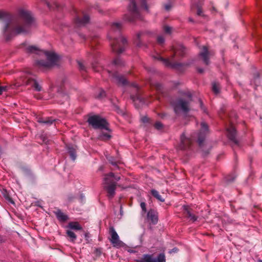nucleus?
<instances>
[{"label":"nucleus","instance_id":"nucleus-1","mask_svg":"<svg viewBox=\"0 0 262 262\" xmlns=\"http://www.w3.org/2000/svg\"><path fill=\"white\" fill-rule=\"evenodd\" d=\"M120 180H121V174H115L113 172H110L103 175L102 187L109 200L114 198L117 187L122 189H125V187L123 185L118 183Z\"/></svg>","mask_w":262,"mask_h":262},{"label":"nucleus","instance_id":"nucleus-2","mask_svg":"<svg viewBox=\"0 0 262 262\" xmlns=\"http://www.w3.org/2000/svg\"><path fill=\"white\" fill-rule=\"evenodd\" d=\"M47 61L43 60H37L35 62V66L41 70H50L55 66L58 65L59 57L55 53L45 52Z\"/></svg>","mask_w":262,"mask_h":262},{"label":"nucleus","instance_id":"nucleus-3","mask_svg":"<svg viewBox=\"0 0 262 262\" xmlns=\"http://www.w3.org/2000/svg\"><path fill=\"white\" fill-rule=\"evenodd\" d=\"M87 122L94 129H104L110 132V129L108 128V123L105 119L102 118L99 115L90 116L88 119Z\"/></svg>","mask_w":262,"mask_h":262},{"label":"nucleus","instance_id":"nucleus-4","mask_svg":"<svg viewBox=\"0 0 262 262\" xmlns=\"http://www.w3.org/2000/svg\"><path fill=\"white\" fill-rule=\"evenodd\" d=\"M129 1L130 2V4L129 5L128 8L129 16L127 14H125L124 16L123 19L126 21L132 22L139 18L140 14L137 9L135 0Z\"/></svg>","mask_w":262,"mask_h":262},{"label":"nucleus","instance_id":"nucleus-5","mask_svg":"<svg viewBox=\"0 0 262 262\" xmlns=\"http://www.w3.org/2000/svg\"><path fill=\"white\" fill-rule=\"evenodd\" d=\"M111 45L113 52L119 54L122 53L127 46V41L126 38L121 36L119 38V42L114 38L111 42Z\"/></svg>","mask_w":262,"mask_h":262},{"label":"nucleus","instance_id":"nucleus-6","mask_svg":"<svg viewBox=\"0 0 262 262\" xmlns=\"http://www.w3.org/2000/svg\"><path fill=\"white\" fill-rule=\"evenodd\" d=\"M108 233L111 236L110 241L115 247H120L123 246V242L119 239V235L115 231L113 226L109 227Z\"/></svg>","mask_w":262,"mask_h":262},{"label":"nucleus","instance_id":"nucleus-7","mask_svg":"<svg viewBox=\"0 0 262 262\" xmlns=\"http://www.w3.org/2000/svg\"><path fill=\"white\" fill-rule=\"evenodd\" d=\"M192 143V140L186 137L184 133L180 136V142L176 146V149L180 150H185L189 149Z\"/></svg>","mask_w":262,"mask_h":262},{"label":"nucleus","instance_id":"nucleus-8","mask_svg":"<svg viewBox=\"0 0 262 262\" xmlns=\"http://www.w3.org/2000/svg\"><path fill=\"white\" fill-rule=\"evenodd\" d=\"M136 262H165V257L163 253L160 254L157 259L154 258L153 254H144L142 257L136 260Z\"/></svg>","mask_w":262,"mask_h":262},{"label":"nucleus","instance_id":"nucleus-9","mask_svg":"<svg viewBox=\"0 0 262 262\" xmlns=\"http://www.w3.org/2000/svg\"><path fill=\"white\" fill-rule=\"evenodd\" d=\"M227 138L228 139L232 142L235 145L237 146L239 145V141L237 138V130L235 128L234 125H229V126L227 128Z\"/></svg>","mask_w":262,"mask_h":262},{"label":"nucleus","instance_id":"nucleus-10","mask_svg":"<svg viewBox=\"0 0 262 262\" xmlns=\"http://www.w3.org/2000/svg\"><path fill=\"white\" fill-rule=\"evenodd\" d=\"M170 50L172 52L170 56L171 60H173L176 56L183 57L186 54V49L181 45L171 46Z\"/></svg>","mask_w":262,"mask_h":262},{"label":"nucleus","instance_id":"nucleus-11","mask_svg":"<svg viewBox=\"0 0 262 262\" xmlns=\"http://www.w3.org/2000/svg\"><path fill=\"white\" fill-rule=\"evenodd\" d=\"M189 102L182 98L179 99L174 104L176 112L181 110L184 113H187L189 111Z\"/></svg>","mask_w":262,"mask_h":262},{"label":"nucleus","instance_id":"nucleus-12","mask_svg":"<svg viewBox=\"0 0 262 262\" xmlns=\"http://www.w3.org/2000/svg\"><path fill=\"white\" fill-rule=\"evenodd\" d=\"M201 128L198 135V142L200 146H202L205 140V136L209 132V127L205 122L201 123Z\"/></svg>","mask_w":262,"mask_h":262},{"label":"nucleus","instance_id":"nucleus-13","mask_svg":"<svg viewBox=\"0 0 262 262\" xmlns=\"http://www.w3.org/2000/svg\"><path fill=\"white\" fill-rule=\"evenodd\" d=\"M18 15L27 24L31 25L34 21V18L32 17L31 13L26 9L22 8L18 9Z\"/></svg>","mask_w":262,"mask_h":262},{"label":"nucleus","instance_id":"nucleus-14","mask_svg":"<svg viewBox=\"0 0 262 262\" xmlns=\"http://www.w3.org/2000/svg\"><path fill=\"white\" fill-rule=\"evenodd\" d=\"M183 215L184 218L189 220L192 223L197 221L198 216L192 213L193 210L190 206L183 205Z\"/></svg>","mask_w":262,"mask_h":262},{"label":"nucleus","instance_id":"nucleus-15","mask_svg":"<svg viewBox=\"0 0 262 262\" xmlns=\"http://www.w3.org/2000/svg\"><path fill=\"white\" fill-rule=\"evenodd\" d=\"M213 55L211 52L209 51L207 46L202 47V51L199 53V56L202 58L206 66L209 64V56Z\"/></svg>","mask_w":262,"mask_h":262},{"label":"nucleus","instance_id":"nucleus-16","mask_svg":"<svg viewBox=\"0 0 262 262\" xmlns=\"http://www.w3.org/2000/svg\"><path fill=\"white\" fill-rule=\"evenodd\" d=\"M26 84L30 85L31 88L37 92H40L42 90L41 86L39 84L38 82L34 78H28L26 82Z\"/></svg>","mask_w":262,"mask_h":262},{"label":"nucleus","instance_id":"nucleus-17","mask_svg":"<svg viewBox=\"0 0 262 262\" xmlns=\"http://www.w3.org/2000/svg\"><path fill=\"white\" fill-rule=\"evenodd\" d=\"M147 218L153 224H156L158 222V212L154 209H150L147 212Z\"/></svg>","mask_w":262,"mask_h":262},{"label":"nucleus","instance_id":"nucleus-18","mask_svg":"<svg viewBox=\"0 0 262 262\" xmlns=\"http://www.w3.org/2000/svg\"><path fill=\"white\" fill-rule=\"evenodd\" d=\"M30 25L26 23L24 25H16L13 29V32L15 35L26 32L27 31V28Z\"/></svg>","mask_w":262,"mask_h":262},{"label":"nucleus","instance_id":"nucleus-19","mask_svg":"<svg viewBox=\"0 0 262 262\" xmlns=\"http://www.w3.org/2000/svg\"><path fill=\"white\" fill-rule=\"evenodd\" d=\"M121 30V26L119 23H114L111 26V29L109 32L108 36L110 38H113L114 36V33L116 32H120Z\"/></svg>","mask_w":262,"mask_h":262},{"label":"nucleus","instance_id":"nucleus-20","mask_svg":"<svg viewBox=\"0 0 262 262\" xmlns=\"http://www.w3.org/2000/svg\"><path fill=\"white\" fill-rule=\"evenodd\" d=\"M159 60L163 62L164 65L167 67H170L172 68H177L179 66H181V63H172L170 61L169 58H164L163 57H161L159 58Z\"/></svg>","mask_w":262,"mask_h":262},{"label":"nucleus","instance_id":"nucleus-21","mask_svg":"<svg viewBox=\"0 0 262 262\" xmlns=\"http://www.w3.org/2000/svg\"><path fill=\"white\" fill-rule=\"evenodd\" d=\"M55 214L58 221L62 223L66 222L69 220L68 216L60 210H57Z\"/></svg>","mask_w":262,"mask_h":262},{"label":"nucleus","instance_id":"nucleus-22","mask_svg":"<svg viewBox=\"0 0 262 262\" xmlns=\"http://www.w3.org/2000/svg\"><path fill=\"white\" fill-rule=\"evenodd\" d=\"M89 21L90 17L87 15H84L82 19H80L79 17H77L75 19V23L78 26L84 25L88 24Z\"/></svg>","mask_w":262,"mask_h":262},{"label":"nucleus","instance_id":"nucleus-23","mask_svg":"<svg viewBox=\"0 0 262 262\" xmlns=\"http://www.w3.org/2000/svg\"><path fill=\"white\" fill-rule=\"evenodd\" d=\"M229 121L230 125H234L237 121L238 116L234 111H231L228 114Z\"/></svg>","mask_w":262,"mask_h":262},{"label":"nucleus","instance_id":"nucleus-24","mask_svg":"<svg viewBox=\"0 0 262 262\" xmlns=\"http://www.w3.org/2000/svg\"><path fill=\"white\" fill-rule=\"evenodd\" d=\"M67 228L75 230H81L82 226L78 222H70L69 223Z\"/></svg>","mask_w":262,"mask_h":262},{"label":"nucleus","instance_id":"nucleus-25","mask_svg":"<svg viewBox=\"0 0 262 262\" xmlns=\"http://www.w3.org/2000/svg\"><path fill=\"white\" fill-rule=\"evenodd\" d=\"M221 84L218 82H213L212 83V91L215 94L217 95L221 92Z\"/></svg>","mask_w":262,"mask_h":262},{"label":"nucleus","instance_id":"nucleus-26","mask_svg":"<svg viewBox=\"0 0 262 262\" xmlns=\"http://www.w3.org/2000/svg\"><path fill=\"white\" fill-rule=\"evenodd\" d=\"M109 133H104L101 132V134L98 136V139L101 141H108L111 138V135H110V132L108 130Z\"/></svg>","mask_w":262,"mask_h":262},{"label":"nucleus","instance_id":"nucleus-27","mask_svg":"<svg viewBox=\"0 0 262 262\" xmlns=\"http://www.w3.org/2000/svg\"><path fill=\"white\" fill-rule=\"evenodd\" d=\"M55 121V120L53 119L51 117H48L45 119L39 118L38 119V122L49 125L52 124Z\"/></svg>","mask_w":262,"mask_h":262},{"label":"nucleus","instance_id":"nucleus-28","mask_svg":"<svg viewBox=\"0 0 262 262\" xmlns=\"http://www.w3.org/2000/svg\"><path fill=\"white\" fill-rule=\"evenodd\" d=\"M3 195L5 199L10 203L12 204H14V202L13 199L10 197L9 194L8 192L6 189H3Z\"/></svg>","mask_w":262,"mask_h":262},{"label":"nucleus","instance_id":"nucleus-29","mask_svg":"<svg viewBox=\"0 0 262 262\" xmlns=\"http://www.w3.org/2000/svg\"><path fill=\"white\" fill-rule=\"evenodd\" d=\"M66 234L67 236L70 238L71 241L73 243H75L77 238V236L75 233L70 230H67L66 231Z\"/></svg>","mask_w":262,"mask_h":262},{"label":"nucleus","instance_id":"nucleus-30","mask_svg":"<svg viewBox=\"0 0 262 262\" xmlns=\"http://www.w3.org/2000/svg\"><path fill=\"white\" fill-rule=\"evenodd\" d=\"M40 51V50L35 46H29L26 49V52L29 53H36L37 54Z\"/></svg>","mask_w":262,"mask_h":262},{"label":"nucleus","instance_id":"nucleus-31","mask_svg":"<svg viewBox=\"0 0 262 262\" xmlns=\"http://www.w3.org/2000/svg\"><path fill=\"white\" fill-rule=\"evenodd\" d=\"M118 83L119 85H126L128 84V82L126 79L123 76H120L118 77Z\"/></svg>","mask_w":262,"mask_h":262},{"label":"nucleus","instance_id":"nucleus-32","mask_svg":"<svg viewBox=\"0 0 262 262\" xmlns=\"http://www.w3.org/2000/svg\"><path fill=\"white\" fill-rule=\"evenodd\" d=\"M151 87L152 89H155L157 93H162V85L158 83H156L155 84H151Z\"/></svg>","mask_w":262,"mask_h":262},{"label":"nucleus","instance_id":"nucleus-33","mask_svg":"<svg viewBox=\"0 0 262 262\" xmlns=\"http://www.w3.org/2000/svg\"><path fill=\"white\" fill-rule=\"evenodd\" d=\"M151 193L155 198H156L158 200L161 202L164 201V200L162 199L161 196L159 194V192L157 190L155 189H152L151 190Z\"/></svg>","mask_w":262,"mask_h":262},{"label":"nucleus","instance_id":"nucleus-34","mask_svg":"<svg viewBox=\"0 0 262 262\" xmlns=\"http://www.w3.org/2000/svg\"><path fill=\"white\" fill-rule=\"evenodd\" d=\"M68 152L73 160H75L76 158V151L75 149L73 147H69L68 148Z\"/></svg>","mask_w":262,"mask_h":262},{"label":"nucleus","instance_id":"nucleus-35","mask_svg":"<svg viewBox=\"0 0 262 262\" xmlns=\"http://www.w3.org/2000/svg\"><path fill=\"white\" fill-rule=\"evenodd\" d=\"M141 120L142 122L144 123V124H147V123L150 124V123H151V120L150 119V118L148 117L147 116H143L141 118Z\"/></svg>","mask_w":262,"mask_h":262},{"label":"nucleus","instance_id":"nucleus-36","mask_svg":"<svg viewBox=\"0 0 262 262\" xmlns=\"http://www.w3.org/2000/svg\"><path fill=\"white\" fill-rule=\"evenodd\" d=\"M163 124L160 121L156 122L154 124V127L158 130L163 129Z\"/></svg>","mask_w":262,"mask_h":262},{"label":"nucleus","instance_id":"nucleus-37","mask_svg":"<svg viewBox=\"0 0 262 262\" xmlns=\"http://www.w3.org/2000/svg\"><path fill=\"white\" fill-rule=\"evenodd\" d=\"M9 16V14L4 11L0 10V19H3Z\"/></svg>","mask_w":262,"mask_h":262},{"label":"nucleus","instance_id":"nucleus-38","mask_svg":"<svg viewBox=\"0 0 262 262\" xmlns=\"http://www.w3.org/2000/svg\"><path fill=\"white\" fill-rule=\"evenodd\" d=\"M140 206L142 209V212L144 213H145L147 212L146 203L144 202H141L140 204Z\"/></svg>","mask_w":262,"mask_h":262},{"label":"nucleus","instance_id":"nucleus-39","mask_svg":"<svg viewBox=\"0 0 262 262\" xmlns=\"http://www.w3.org/2000/svg\"><path fill=\"white\" fill-rule=\"evenodd\" d=\"M113 63L115 65L121 66L123 64L122 61L119 58H116L113 61Z\"/></svg>","mask_w":262,"mask_h":262},{"label":"nucleus","instance_id":"nucleus-40","mask_svg":"<svg viewBox=\"0 0 262 262\" xmlns=\"http://www.w3.org/2000/svg\"><path fill=\"white\" fill-rule=\"evenodd\" d=\"M164 31L165 33L168 34H170L171 32V28L168 26H165L163 28Z\"/></svg>","mask_w":262,"mask_h":262},{"label":"nucleus","instance_id":"nucleus-41","mask_svg":"<svg viewBox=\"0 0 262 262\" xmlns=\"http://www.w3.org/2000/svg\"><path fill=\"white\" fill-rule=\"evenodd\" d=\"M8 90L7 86H0V95H2L3 92H6Z\"/></svg>","mask_w":262,"mask_h":262},{"label":"nucleus","instance_id":"nucleus-42","mask_svg":"<svg viewBox=\"0 0 262 262\" xmlns=\"http://www.w3.org/2000/svg\"><path fill=\"white\" fill-rule=\"evenodd\" d=\"M157 41L160 43L162 44L164 42V38L163 36H159L157 37Z\"/></svg>","mask_w":262,"mask_h":262},{"label":"nucleus","instance_id":"nucleus-43","mask_svg":"<svg viewBox=\"0 0 262 262\" xmlns=\"http://www.w3.org/2000/svg\"><path fill=\"white\" fill-rule=\"evenodd\" d=\"M78 66H79V68L80 70H81V71H85L84 66H83V64L82 63V62H81L80 61H78Z\"/></svg>","mask_w":262,"mask_h":262},{"label":"nucleus","instance_id":"nucleus-44","mask_svg":"<svg viewBox=\"0 0 262 262\" xmlns=\"http://www.w3.org/2000/svg\"><path fill=\"white\" fill-rule=\"evenodd\" d=\"M95 253L96 255L99 256L101 253V249L100 248H96L95 250Z\"/></svg>","mask_w":262,"mask_h":262},{"label":"nucleus","instance_id":"nucleus-45","mask_svg":"<svg viewBox=\"0 0 262 262\" xmlns=\"http://www.w3.org/2000/svg\"><path fill=\"white\" fill-rule=\"evenodd\" d=\"M203 13V11L201 8L199 7L197 10V14L198 15H201Z\"/></svg>","mask_w":262,"mask_h":262},{"label":"nucleus","instance_id":"nucleus-46","mask_svg":"<svg viewBox=\"0 0 262 262\" xmlns=\"http://www.w3.org/2000/svg\"><path fill=\"white\" fill-rule=\"evenodd\" d=\"M84 236L86 238V240L88 241L87 243H89V241H88V238L90 237V234L88 232H85L84 234Z\"/></svg>","mask_w":262,"mask_h":262},{"label":"nucleus","instance_id":"nucleus-47","mask_svg":"<svg viewBox=\"0 0 262 262\" xmlns=\"http://www.w3.org/2000/svg\"><path fill=\"white\" fill-rule=\"evenodd\" d=\"M143 35V33H139L137 34V38H138V39L139 40V41H140V37L141 36H142Z\"/></svg>","mask_w":262,"mask_h":262},{"label":"nucleus","instance_id":"nucleus-48","mask_svg":"<svg viewBox=\"0 0 262 262\" xmlns=\"http://www.w3.org/2000/svg\"><path fill=\"white\" fill-rule=\"evenodd\" d=\"M197 71H198V73H201V74L203 73V72H204L203 69H200V68H198Z\"/></svg>","mask_w":262,"mask_h":262},{"label":"nucleus","instance_id":"nucleus-49","mask_svg":"<svg viewBox=\"0 0 262 262\" xmlns=\"http://www.w3.org/2000/svg\"><path fill=\"white\" fill-rule=\"evenodd\" d=\"M144 8L145 10H146L147 12L148 11V7L146 4H144Z\"/></svg>","mask_w":262,"mask_h":262},{"label":"nucleus","instance_id":"nucleus-50","mask_svg":"<svg viewBox=\"0 0 262 262\" xmlns=\"http://www.w3.org/2000/svg\"><path fill=\"white\" fill-rule=\"evenodd\" d=\"M165 8H166V9L167 10H169L170 9V6H169V5H166V6H165Z\"/></svg>","mask_w":262,"mask_h":262},{"label":"nucleus","instance_id":"nucleus-51","mask_svg":"<svg viewBox=\"0 0 262 262\" xmlns=\"http://www.w3.org/2000/svg\"><path fill=\"white\" fill-rule=\"evenodd\" d=\"M188 98H189L190 101H191V100H191V95L190 93H189V94H188Z\"/></svg>","mask_w":262,"mask_h":262},{"label":"nucleus","instance_id":"nucleus-52","mask_svg":"<svg viewBox=\"0 0 262 262\" xmlns=\"http://www.w3.org/2000/svg\"><path fill=\"white\" fill-rule=\"evenodd\" d=\"M258 262H262V260H261V259H259V260H258Z\"/></svg>","mask_w":262,"mask_h":262}]
</instances>
